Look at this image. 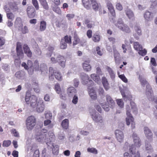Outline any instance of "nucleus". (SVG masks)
I'll use <instances>...</instances> for the list:
<instances>
[{
  "mask_svg": "<svg viewBox=\"0 0 157 157\" xmlns=\"http://www.w3.org/2000/svg\"><path fill=\"white\" fill-rule=\"evenodd\" d=\"M134 144L129 147V149L130 154L128 152H125L124 155V157H140V152L138 151L136 152V147H140L141 145V142L137 135L134 132L132 135Z\"/></svg>",
  "mask_w": 157,
  "mask_h": 157,
  "instance_id": "nucleus-1",
  "label": "nucleus"
},
{
  "mask_svg": "<svg viewBox=\"0 0 157 157\" xmlns=\"http://www.w3.org/2000/svg\"><path fill=\"white\" fill-rule=\"evenodd\" d=\"M106 102L104 104L101 105L102 107L105 111H108L109 107L113 108L115 105V102L111 97L109 95L106 96Z\"/></svg>",
  "mask_w": 157,
  "mask_h": 157,
  "instance_id": "nucleus-2",
  "label": "nucleus"
},
{
  "mask_svg": "<svg viewBox=\"0 0 157 157\" xmlns=\"http://www.w3.org/2000/svg\"><path fill=\"white\" fill-rule=\"evenodd\" d=\"M49 78L53 80L54 79L53 75L58 81H60L62 80V77L60 72L53 69L52 67H50L49 69Z\"/></svg>",
  "mask_w": 157,
  "mask_h": 157,
  "instance_id": "nucleus-3",
  "label": "nucleus"
},
{
  "mask_svg": "<svg viewBox=\"0 0 157 157\" xmlns=\"http://www.w3.org/2000/svg\"><path fill=\"white\" fill-rule=\"evenodd\" d=\"M115 25L125 33H129L131 32V30L128 26L124 24L122 20L121 19L118 20Z\"/></svg>",
  "mask_w": 157,
  "mask_h": 157,
  "instance_id": "nucleus-4",
  "label": "nucleus"
},
{
  "mask_svg": "<svg viewBox=\"0 0 157 157\" xmlns=\"http://www.w3.org/2000/svg\"><path fill=\"white\" fill-rule=\"evenodd\" d=\"M47 134L48 130L45 129H43L37 132L36 136L35 138L38 141L46 140L48 139L47 138Z\"/></svg>",
  "mask_w": 157,
  "mask_h": 157,
  "instance_id": "nucleus-5",
  "label": "nucleus"
},
{
  "mask_svg": "<svg viewBox=\"0 0 157 157\" xmlns=\"http://www.w3.org/2000/svg\"><path fill=\"white\" fill-rule=\"evenodd\" d=\"M36 120L35 118L33 116L29 117L26 120V126L28 130H32L36 125Z\"/></svg>",
  "mask_w": 157,
  "mask_h": 157,
  "instance_id": "nucleus-6",
  "label": "nucleus"
},
{
  "mask_svg": "<svg viewBox=\"0 0 157 157\" xmlns=\"http://www.w3.org/2000/svg\"><path fill=\"white\" fill-rule=\"evenodd\" d=\"M51 60L52 63H58L62 67H65V60L64 57L61 55H59L56 59L54 57H52Z\"/></svg>",
  "mask_w": 157,
  "mask_h": 157,
  "instance_id": "nucleus-7",
  "label": "nucleus"
},
{
  "mask_svg": "<svg viewBox=\"0 0 157 157\" xmlns=\"http://www.w3.org/2000/svg\"><path fill=\"white\" fill-rule=\"evenodd\" d=\"M35 8L33 6H29L26 9V13L28 17L30 18L35 17L36 16Z\"/></svg>",
  "mask_w": 157,
  "mask_h": 157,
  "instance_id": "nucleus-8",
  "label": "nucleus"
},
{
  "mask_svg": "<svg viewBox=\"0 0 157 157\" xmlns=\"http://www.w3.org/2000/svg\"><path fill=\"white\" fill-rule=\"evenodd\" d=\"M141 84L144 86L146 85V94L147 95H149L150 94L151 95L152 94V90L151 87L147 82L145 79L141 78L140 79Z\"/></svg>",
  "mask_w": 157,
  "mask_h": 157,
  "instance_id": "nucleus-9",
  "label": "nucleus"
},
{
  "mask_svg": "<svg viewBox=\"0 0 157 157\" xmlns=\"http://www.w3.org/2000/svg\"><path fill=\"white\" fill-rule=\"evenodd\" d=\"M116 137L118 141L120 143L123 141L124 135L123 132L119 129H117L115 132Z\"/></svg>",
  "mask_w": 157,
  "mask_h": 157,
  "instance_id": "nucleus-10",
  "label": "nucleus"
},
{
  "mask_svg": "<svg viewBox=\"0 0 157 157\" xmlns=\"http://www.w3.org/2000/svg\"><path fill=\"white\" fill-rule=\"evenodd\" d=\"M36 108V111L38 113H41L44 111L45 108V105L42 99L39 100Z\"/></svg>",
  "mask_w": 157,
  "mask_h": 157,
  "instance_id": "nucleus-11",
  "label": "nucleus"
},
{
  "mask_svg": "<svg viewBox=\"0 0 157 157\" xmlns=\"http://www.w3.org/2000/svg\"><path fill=\"white\" fill-rule=\"evenodd\" d=\"M144 132L148 141L151 142L152 140L153 134L151 130L147 127L144 128Z\"/></svg>",
  "mask_w": 157,
  "mask_h": 157,
  "instance_id": "nucleus-12",
  "label": "nucleus"
},
{
  "mask_svg": "<svg viewBox=\"0 0 157 157\" xmlns=\"http://www.w3.org/2000/svg\"><path fill=\"white\" fill-rule=\"evenodd\" d=\"M80 77L82 80L83 83L86 84L89 81L90 83L91 86L93 85L94 82L91 80H89V76L84 73H82L81 74Z\"/></svg>",
  "mask_w": 157,
  "mask_h": 157,
  "instance_id": "nucleus-13",
  "label": "nucleus"
},
{
  "mask_svg": "<svg viewBox=\"0 0 157 157\" xmlns=\"http://www.w3.org/2000/svg\"><path fill=\"white\" fill-rule=\"evenodd\" d=\"M106 5L112 15L115 18L116 16L115 11L113 5L110 1L108 0L106 2Z\"/></svg>",
  "mask_w": 157,
  "mask_h": 157,
  "instance_id": "nucleus-14",
  "label": "nucleus"
},
{
  "mask_svg": "<svg viewBox=\"0 0 157 157\" xmlns=\"http://www.w3.org/2000/svg\"><path fill=\"white\" fill-rule=\"evenodd\" d=\"M37 100V98L36 96L33 95L31 96L29 103L32 108H36L38 103Z\"/></svg>",
  "mask_w": 157,
  "mask_h": 157,
  "instance_id": "nucleus-15",
  "label": "nucleus"
},
{
  "mask_svg": "<svg viewBox=\"0 0 157 157\" xmlns=\"http://www.w3.org/2000/svg\"><path fill=\"white\" fill-rule=\"evenodd\" d=\"M90 60L88 59L85 60L82 63L83 69L86 72L90 71L91 70V67L90 64Z\"/></svg>",
  "mask_w": 157,
  "mask_h": 157,
  "instance_id": "nucleus-16",
  "label": "nucleus"
},
{
  "mask_svg": "<svg viewBox=\"0 0 157 157\" xmlns=\"http://www.w3.org/2000/svg\"><path fill=\"white\" fill-rule=\"evenodd\" d=\"M126 14L128 19L132 21L135 19V16L133 12L130 9L127 8L125 10Z\"/></svg>",
  "mask_w": 157,
  "mask_h": 157,
  "instance_id": "nucleus-17",
  "label": "nucleus"
},
{
  "mask_svg": "<svg viewBox=\"0 0 157 157\" xmlns=\"http://www.w3.org/2000/svg\"><path fill=\"white\" fill-rule=\"evenodd\" d=\"M144 17L146 21H150L153 19V14L151 12L146 11L144 14Z\"/></svg>",
  "mask_w": 157,
  "mask_h": 157,
  "instance_id": "nucleus-18",
  "label": "nucleus"
},
{
  "mask_svg": "<svg viewBox=\"0 0 157 157\" xmlns=\"http://www.w3.org/2000/svg\"><path fill=\"white\" fill-rule=\"evenodd\" d=\"M135 32L133 34V36L136 39H139V36L142 35V32L140 27L136 26L134 27Z\"/></svg>",
  "mask_w": 157,
  "mask_h": 157,
  "instance_id": "nucleus-19",
  "label": "nucleus"
},
{
  "mask_svg": "<svg viewBox=\"0 0 157 157\" xmlns=\"http://www.w3.org/2000/svg\"><path fill=\"white\" fill-rule=\"evenodd\" d=\"M23 49L25 54L29 58L32 57V52L27 44H25L24 45Z\"/></svg>",
  "mask_w": 157,
  "mask_h": 157,
  "instance_id": "nucleus-20",
  "label": "nucleus"
},
{
  "mask_svg": "<svg viewBox=\"0 0 157 157\" xmlns=\"http://www.w3.org/2000/svg\"><path fill=\"white\" fill-rule=\"evenodd\" d=\"M67 91V94L69 97H72L77 93L76 89L72 86L68 88Z\"/></svg>",
  "mask_w": 157,
  "mask_h": 157,
  "instance_id": "nucleus-21",
  "label": "nucleus"
},
{
  "mask_svg": "<svg viewBox=\"0 0 157 157\" xmlns=\"http://www.w3.org/2000/svg\"><path fill=\"white\" fill-rule=\"evenodd\" d=\"M129 109V106L128 105L126 107V109H127L126 114L128 117L126 118V124L127 125H130V120L131 117H133L130 113V111Z\"/></svg>",
  "mask_w": 157,
  "mask_h": 157,
  "instance_id": "nucleus-22",
  "label": "nucleus"
},
{
  "mask_svg": "<svg viewBox=\"0 0 157 157\" xmlns=\"http://www.w3.org/2000/svg\"><path fill=\"white\" fill-rule=\"evenodd\" d=\"M91 116L92 118L95 122L100 123L103 122V120L102 117L100 114H96L94 116L93 114H92Z\"/></svg>",
  "mask_w": 157,
  "mask_h": 157,
  "instance_id": "nucleus-23",
  "label": "nucleus"
},
{
  "mask_svg": "<svg viewBox=\"0 0 157 157\" xmlns=\"http://www.w3.org/2000/svg\"><path fill=\"white\" fill-rule=\"evenodd\" d=\"M88 89H89V94L91 99L93 100L96 99L97 96L95 90L93 88H90V86L89 87Z\"/></svg>",
  "mask_w": 157,
  "mask_h": 157,
  "instance_id": "nucleus-24",
  "label": "nucleus"
},
{
  "mask_svg": "<svg viewBox=\"0 0 157 157\" xmlns=\"http://www.w3.org/2000/svg\"><path fill=\"white\" fill-rule=\"evenodd\" d=\"M73 38L74 41L73 44L74 46H75L78 44L80 42V40L76 32L74 33Z\"/></svg>",
  "mask_w": 157,
  "mask_h": 157,
  "instance_id": "nucleus-25",
  "label": "nucleus"
},
{
  "mask_svg": "<svg viewBox=\"0 0 157 157\" xmlns=\"http://www.w3.org/2000/svg\"><path fill=\"white\" fill-rule=\"evenodd\" d=\"M90 1L93 9L95 11L98 10L100 6V3H98L96 0H90Z\"/></svg>",
  "mask_w": 157,
  "mask_h": 157,
  "instance_id": "nucleus-26",
  "label": "nucleus"
},
{
  "mask_svg": "<svg viewBox=\"0 0 157 157\" xmlns=\"http://www.w3.org/2000/svg\"><path fill=\"white\" fill-rule=\"evenodd\" d=\"M102 82L105 90H108L109 88V84L107 78L105 77L102 78Z\"/></svg>",
  "mask_w": 157,
  "mask_h": 157,
  "instance_id": "nucleus-27",
  "label": "nucleus"
},
{
  "mask_svg": "<svg viewBox=\"0 0 157 157\" xmlns=\"http://www.w3.org/2000/svg\"><path fill=\"white\" fill-rule=\"evenodd\" d=\"M100 39L101 36L99 33H97L94 34L92 37V40L94 42H98Z\"/></svg>",
  "mask_w": 157,
  "mask_h": 157,
  "instance_id": "nucleus-28",
  "label": "nucleus"
},
{
  "mask_svg": "<svg viewBox=\"0 0 157 157\" xmlns=\"http://www.w3.org/2000/svg\"><path fill=\"white\" fill-rule=\"evenodd\" d=\"M85 23L87 27L89 29H90L94 25V22L91 21L89 19H86L85 20Z\"/></svg>",
  "mask_w": 157,
  "mask_h": 157,
  "instance_id": "nucleus-29",
  "label": "nucleus"
},
{
  "mask_svg": "<svg viewBox=\"0 0 157 157\" xmlns=\"http://www.w3.org/2000/svg\"><path fill=\"white\" fill-rule=\"evenodd\" d=\"M61 125L64 129H67L69 126V120L66 119L63 120L62 122Z\"/></svg>",
  "mask_w": 157,
  "mask_h": 157,
  "instance_id": "nucleus-30",
  "label": "nucleus"
},
{
  "mask_svg": "<svg viewBox=\"0 0 157 157\" xmlns=\"http://www.w3.org/2000/svg\"><path fill=\"white\" fill-rule=\"evenodd\" d=\"M82 4L87 9H89L91 7V4L89 0H82Z\"/></svg>",
  "mask_w": 157,
  "mask_h": 157,
  "instance_id": "nucleus-31",
  "label": "nucleus"
},
{
  "mask_svg": "<svg viewBox=\"0 0 157 157\" xmlns=\"http://www.w3.org/2000/svg\"><path fill=\"white\" fill-rule=\"evenodd\" d=\"M41 5L43 7V8L46 10H48L49 8V6L46 0H39Z\"/></svg>",
  "mask_w": 157,
  "mask_h": 157,
  "instance_id": "nucleus-32",
  "label": "nucleus"
},
{
  "mask_svg": "<svg viewBox=\"0 0 157 157\" xmlns=\"http://www.w3.org/2000/svg\"><path fill=\"white\" fill-rule=\"evenodd\" d=\"M133 48L137 51H138L140 49H143L142 45L140 44L138 42H135L133 43Z\"/></svg>",
  "mask_w": 157,
  "mask_h": 157,
  "instance_id": "nucleus-33",
  "label": "nucleus"
},
{
  "mask_svg": "<svg viewBox=\"0 0 157 157\" xmlns=\"http://www.w3.org/2000/svg\"><path fill=\"white\" fill-rule=\"evenodd\" d=\"M46 22L44 21H42L40 22L39 30L41 31H43L45 30L46 28Z\"/></svg>",
  "mask_w": 157,
  "mask_h": 157,
  "instance_id": "nucleus-34",
  "label": "nucleus"
},
{
  "mask_svg": "<svg viewBox=\"0 0 157 157\" xmlns=\"http://www.w3.org/2000/svg\"><path fill=\"white\" fill-rule=\"evenodd\" d=\"M153 91H152V94L151 95L150 94H149V95H147V96L149 100L151 101H153L157 104L155 106V108L156 109V107H157V98H155L153 95Z\"/></svg>",
  "mask_w": 157,
  "mask_h": 157,
  "instance_id": "nucleus-35",
  "label": "nucleus"
},
{
  "mask_svg": "<svg viewBox=\"0 0 157 157\" xmlns=\"http://www.w3.org/2000/svg\"><path fill=\"white\" fill-rule=\"evenodd\" d=\"M31 97L30 93L29 92H27L26 93V94L25 97V100L27 104L29 103V101H30V98Z\"/></svg>",
  "mask_w": 157,
  "mask_h": 157,
  "instance_id": "nucleus-36",
  "label": "nucleus"
},
{
  "mask_svg": "<svg viewBox=\"0 0 157 157\" xmlns=\"http://www.w3.org/2000/svg\"><path fill=\"white\" fill-rule=\"evenodd\" d=\"M106 70L109 73L111 78H114L115 77V75L112 69L110 67H107Z\"/></svg>",
  "mask_w": 157,
  "mask_h": 157,
  "instance_id": "nucleus-37",
  "label": "nucleus"
},
{
  "mask_svg": "<svg viewBox=\"0 0 157 157\" xmlns=\"http://www.w3.org/2000/svg\"><path fill=\"white\" fill-rule=\"evenodd\" d=\"M51 121L50 120H46L44 121V125L46 126L49 125L48 127L49 128H53V125L51 124Z\"/></svg>",
  "mask_w": 157,
  "mask_h": 157,
  "instance_id": "nucleus-38",
  "label": "nucleus"
},
{
  "mask_svg": "<svg viewBox=\"0 0 157 157\" xmlns=\"http://www.w3.org/2000/svg\"><path fill=\"white\" fill-rule=\"evenodd\" d=\"M67 43L64 41V39H62L60 44V48L61 49H64L67 47Z\"/></svg>",
  "mask_w": 157,
  "mask_h": 157,
  "instance_id": "nucleus-39",
  "label": "nucleus"
},
{
  "mask_svg": "<svg viewBox=\"0 0 157 157\" xmlns=\"http://www.w3.org/2000/svg\"><path fill=\"white\" fill-rule=\"evenodd\" d=\"M90 77L94 81L98 82L100 80V78L99 76H97L95 74H92Z\"/></svg>",
  "mask_w": 157,
  "mask_h": 157,
  "instance_id": "nucleus-40",
  "label": "nucleus"
},
{
  "mask_svg": "<svg viewBox=\"0 0 157 157\" xmlns=\"http://www.w3.org/2000/svg\"><path fill=\"white\" fill-rule=\"evenodd\" d=\"M54 89L57 94H60L61 93V89L59 83H57L55 85Z\"/></svg>",
  "mask_w": 157,
  "mask_h": 157,
  "instance_id": "nucleus-41",
  "label": "nucleus"
},
{
  "mask_svg": "<svg viewBox=\"0 0 157 157\" xmlns=\"http://www.w3.org/2000/svg\"><path fill=\"white\" fill-rule=\"evenodd\" d=\"M62 39H64V41L66 43L69 44L71 43V37L70 36H68L67 35L65 36Z\"/></svg>",
  "mask_w": 157,
  "mask_h": 157,
  "instance_id": "nucleus-42",
  "label": "nucleus"
},
{
  "mask_svg": "<svg viewBox=\"0 0 157 157\" xmlns=\"http://www.w3.org/2000/svg\"><path fill=\"white\" fill-rule=\"evenodd\" d=\"M148 142H149L148 141H146L145 142V148L146 150L147 151H148V152H149V151L151 152V151H153V150L150 144L148 145V144H147V143Z\"/></svg>",
  "mask_w": 157,
  "mask_h": 157,
  "instance_id": "nucleus-43",
  "label": "nucleus"
},
{
  "mask_svg": "<svg viewBox=\"0 0 157 157\" xmlns=\"http://www.w3.org/2000/svg\"><path fill=\"white\" fill-rule=\"evenodd\" d=\"M17 56L19 57V59L20 58H22L24 56V53L22 50H16Z\"/></svg>",
  "mask_w": 157,
  "mask_h": 157,
  "instance_id": "nucleus-44",
  "label": "nucleus"
},
{
  "mask_svg": "<svg viewBox=\"0 0 157 157\" xmlns=\"http://www.w3.org/2000/svg\"><path fill=\"white\" fill-rule=\"evenodd\" d=\"M130 105L132 109L133 110V112H137V108L135 103L133 101H131L130 102Z\"/></svg>",
  "mask_w": 157,
  "mask_h": 157,
  "instance_id": "nucleus-45",
  "label": "nucleus"
},
{
  "mask_svg": "<svg viewBox=\"0 0 157 157\" xmlns=\"http://www.w3.org/2000/svg\"><path fill=\"white\" fill-rule=\"evenodd\" d=\"M32 67L36 71H38L39 70V66L38 62L37 60H35L33 63V66Z\"/></svg>",
  "mask_w": 157,
  "mask_h": 157,
  "instance_id": "nucleus-46",
  "label": "nucleus"
},
{
  "mask_svg": "<svg viewBox=\"0 0 157 157\" xmlns=\"http://www.w3.org/2000/svg\"><path fill=\"white\" fill-rule=\"evenodd\" d=\"M32 3L36 10L39 9V7L37 0H32Z\"/></svg>",
  "mask_w": 157,
  "mask_h": 157,
  "instance_id": "nucleus-47",
  "label": "nucleus"
},
{
  "mask_svg": "<svg viewBox=\"0 0 157 157\" xmlns=\"http://www.w3.org/2000/svg\"><path fill=\"white\" fill-rule=\"evenodd\" d=\"M6 16L7 18L12 21L13 20L14 18V15L11 12H9L6 13Z\"/></svg>",
  "mask_w": 157,
  "mask_h": 157,
  "instance_id": "nucleus-48",
  "label": "nucleus"
},
{
  "mask_svg": "<svg viewBox=\"0 0 157 157\" xmlns=\"http://www.w3.org/2000/svg\"><path fill=\"white\" fill-rule=\"evenodd\" d=\"M87 151L88 152L94 154H96L98 153L97 150L94 148H88Z\"/></svg>",
  "mask_w": 157,
  "mask_h": 157,
  "instance_id": "nucleus-49",
  "label": "nucleus"
},
{
  "mask_svg": "<svg viewBox=\"0 0 157 157\" xmlns=\"http://www.w3.org/2000/svg\"><path fill=\"white\" fill-rule=\"evenodd\" d=\"M138 51V54L140 55L143 56H145L147 53V51L145 49H140Z\"/></svg>",
  "mask_w": 157,
  "mask_h": 157,
  "instance_id": "nucleus-50",
  "label": "nucleus"
},
{
  "mask_svg": "<svg viewBox=\"0 0 157 157\" xmlns=\"http://www.w3.org/2000/svg\"><path fill=\"white\" fill-rule=\"evenodd\" d=\"M118 76L125 83H127L128 82V79L124 74L119 75Z\"/></svg>",
  "mask_w": 157,
  "mask_h": 157,
  "instance_id": "nucleus-51",
  "label": "nucleus"
},
{
  "mask_svg": "<svg viewBox=\"0 0 157 157\" xmlns=\"http://www.w3.org/2000/svg\"><path fill=\"white\" fill-rule=\"evenodd\" d=\"M53 10L55 12L59 14H61L62 13V11L58 7H54L53 8Z\"/></svg>",
  "mask_w": 157,
  "mask_h": 157,
  "instance_id": "nucleus-52",
  "label": "nucleus"
},
{
  "mask_svg": "<svg viewBox=\"0 0 157 157\" xmlns=\"http://www.w3.org/2000/svg\"><path fill=\"white\" fill-rule=\"evenodd\" d=\"M130 123L131 124V126L132 129L135 128V123L134 121V119L133 117H131L130 120Z\"/></svg>",
  "mask_w": 157,
  "mask_h": 157,
  "instance_id": "nucleus-53",
  "label": "nucleus"
},
{
  "mask_svg": "<svg viewBox=\"0 0 157 157\" xmlns=\"http://www.w3.org/2000/svg\"><path fill=\"white\" fill-rule=\"evenodd\" d=\"M23 75V73L20 71H17L15 74L16 77L19 78L22 77Z\"/></svg>",
  "mask_w": 157,
  "mask_h": 157,
  "instance_id": "nucleus-54",
  "label": "nucleus"
},
{
  "mask_svg": "<svg viewBox=\"0 0 157 157\" xmlns=\"http://www.w3.org/2000/svg\"><path fill=\"white\" fill-rule=\"evenodd\" d=\"M6 43L5 39L2 36H0V47L4 45Z\"/></svg>",
  "mask_w": 157,
  "mask_h": 157,
  "instance_id": "nucleus-55",
  "label": "nucleus"
},
{
  "mask_svg": "<svg viewBox=\"0 0 157 157\" xmlns=\"http://www.w3.org/2000/svg\"><path fill=\"white\" fill-rule=\"evenodd\" d=\"M11 144V142L10 140H4L3 142V147H8Z\"/></svg>",
  "mask_w": 157,
  "mask_h": 157,
  "instance_id": "nucleus-56",
  "label": "nucleus"
},
{
  "mask_svg": "<svg viewBox=\"0 0 157 157\" xmlns=\"http://www.w3.org/2000/svg\"><path fill=\"white\" fill-rule=\"evenodd\" d=\"M117 104L121 107H123L124 106V102L122 99H119L117 100Z\"/></svg>",
  "mask_w": 157,
  "mask_h": 157,
  "instance_id": "nucleus-57",
  "label": "nucleus"
},
{
  "mask_svg": "<svg viewBox=\"0 0 157 157\" xmlns=\"http://www.w3.org/2000/svg\"><path fill=\"white\" fill-rule=\"evenodd\" d=\"M114 56L115 61L116 62L119 59L120 57V54L117 52H115L114 53Z\"/></svg>",
  "mask_w": 157,
  "mask_h": 157,
  "instance_id": "nucleus-58",
  "label": "nucleus"
},
{
  "mask_svg": "<svg viewBox=\"0 0 157 157\" xmlns=\"http://www.w3.org/2000/svg\"><path fill=\"white\" fill-rule=\"evenodd\" d=\"M11 132L12 133H13L14 135V136L17 137H19V134L15 129H12Z\"/></svg>",
  "mask_w": 157,
  "mask_h": 157,
  "instance_id": "nucleus-59",
  "label": "nucleus"
},
{
  "mask_svg": "<svg viewBox=\"0 0 157 157\" xmlns=\"http://www.w3.org/2000/svg\"><path fill=\"white\" fill-rule=\"evenodd\" d=\"M96 73L98 75H103L101 68L99 67H97L96 68Z\"/></svg>",
  "mask_w": 157,
  "mask_h": 157,
  "instance_id": "nucleus-60",
  "label": "nucleus"
},
{
  "mask_svg": "<svg viewBox=\"0 0 157 157\" xmlns=\"http://www.w3.org/2000/svg\"><path fill=\"white\" fill-rule=\"evenodd\" d=\"M59 94H60L59 96L61 99L63 100H66V95L64 92L61 91V93Z\"/></svg>",
  "mask_w": 157,
  "mask_h": 157,
  "instance_id": "nucleus-61",
  "label": "nucleus"
},
{
  "mask_svg": "<svg viewBox=\"0 0 157 157\" xmlns=\"http://www.w3.org/2000/svg\"><path fill=\"white\" fill-rule=\"evenodd\" d=\"M92 31L90 29L88 30L86 32V35L88 38L90 39L92 37Z\"/></svg>",
  "mask_w": 157,
  "mask_h": 157,
  "instance_id": "nucleus-62",
  "label": "nucleus"
},
{
  "mask_svg": "<svg viewBox=\"0 0 157 157\" xmlns=\"http://www.w3.org/2000/svg\"><path fill=\"white\" fill-rule=\"evenodd\" d=\"M150 63L151 65L154 66H156L157 65L155 59L154 58H151Z\"/></svg>",
  "mask_w": 157,
  "mask_h": 157,
  "instance_id": "nucleus-63",
  "label": "nucleus"
},
{
  "mask_svg": "<svg viewBox=\"0 0 157 157\" xmlns=\"http://www.w3.org/2000/svg\"><path fill=\"white\" fill-rule=\"evenodd\" d=\"M78 96L75 95H74L72 100V103L75 104H76L78 102Z\"/></svg>",
  "mask_w": 157,
  "mask_h": 157,
  "instance_id": "nucleus-64",
  "label": "nucleus"
}]
</instances>
